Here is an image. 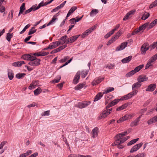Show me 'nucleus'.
I'll return each instance as SVG.
<instances>
[{"mask_svg": "<svg viewBox=\"0 0 157 157\" xmlns=\"http://www.w3.org/2000/svg\"><path fill=\"white\" fill-rule=\"evenodd\" d=\"M114 90V88L113 87H109L107 89H105L103 92V93H98L95 97L94 100V101H97L101 99L102 97L104 94H106L109 92H111Z\"/></svg>", "mask_w": 157, "mask_h": 157, "instance_id": "1", "label": "nucleus"}, {"mask_svg": "<svg viewBox=\"0 0 157 157\" xmlns=\"http://www.w3.org/2000/svg\"><path fill=\"white\" fill-rule=\"evenodd\" d=\"M96 27V25H94V26H92V27L86 30L82 34L81 37L82 38H83L85 37L86 36H87L89 33H91L94 30Z\"/></svg>", "mask_w": 157, "mask_h": 157, "instance_id": "2", "label": "nucleus"}, {"mask_svg": "<svg viewBox=\"0 0 157 157\" xmlns=\"http://www.w3.org/2000/svg\"><path fill=\"white\" fill-rule=\"evenodd\" d=\"M81 72L80 71H78L75 76L74 79L73 81V83L75 84H77L80 78V77Z\"/></svg>", "mask_w": 157, "mask_h": 157, "instance_id": "3", "label": "nucleus"}, {"mask_svg": "<svg viewBox=\"0 0 157 157\" xmlns=\"http://www.w3.org/2000/svg\"><path fill=\"white\" fill-rule=\"evenodd\" d=\"M143 144V143L141 142L134 145L131 148L130 151V153H133L137 151L142 146Z\"/></svg>", "mask_w": 157, "mask_h": 157, "instance_id": "4", "label": "nucleus"}, {"mask_svg": "<svg viewBox=\"0 0 157 157\" xmlns=\"http://www.w3.org/2000/svg\"><path fill=\"white\" fill-rule=\"evenodd\" d=\"M127 42H124L122 43L121 45L117 47L116 49V51H118L124 49L127 46Z\"/></svg>", "mask_w": 157, "mask_h": 157, "instance_id": "5", "label": "nucleus"}, {"mask_svg": "<svg viewBox=\"0 0 157 157\" xmlns=\"http://www.w3.org/2000/svg\"><path fill=\"white\" fill-rule=\"evenodd\" d=\"M148 79V78L145 75H139L137 78V80L140 83L146 81Z\"/></svg>", "mask_w": 157, "mask_h": 157, "instance_id": "6", "label": "nucleus"}, {"mask_svg": "<svg viewBox=\"0 0 157 157\" xmlns=\"http://www.w3.org/2000/svg\"><path fill=\"white\" fill-rule=\"evenodd\" d=\"M156 86V85L155 84H151L147 86V87L146 89V91H153Z\"/></svg>", "mask_w": 157, "mask_h": 157, "instance_id": "7", "label": "nucleus"}, {"mask_svg": "<svg viewBox=\"0 0 157 157\" xmlns=\"http://www.w3.org/2000/svg\"><path fill=\"white\" fill-rule=\"evenodd\" d=\"M135 12V10H132L130 11L125 15L123 18V20L125 21L127 19H129L131 15H133L134 14Z\"/></svg>", "mask_w": 157, "mask_h": 157, "instance_id": "8", "label": "nucleus"}, {"mask_svg": "<svg viewBox=\"0 0 157 157\" xmlns=\"http://www.w3.org/2000/svg\"><path fill=\"white\" fill-rule=\"evenodd\" d=\"M141 115L139 116L138 118L136 119L134 121L132 122L130 125L131 127L136 126L138 125V123L140 121V119L141 117Z\"/></svg>", "mask_w": 157, "mask_h": 157, "instance_id": "9", "label": "nucleus"}, {"mask_svg": "<svg viewBox=\"0 0 157 157\" xmlns=\"http://www.w3.org/2000/svg\"><path fill=\"white\" fill-rule=\"evenodd\" d=\"M21 57L23 59L27 60H30L31 59L32 60L34 59H33L34 58V56H32L29 54L24 55Z\"/></svg>", "mask_w": 157, "mask_h": 157, "instance_id": "10", "label": "nucleus"}, {"mask_svg": "<svg viewBox=\"0 0 157 157\" xmlns=\"http://www.w3.org/2000/svg\"><path fill=\"white\" fill-rule=\"evenodd\" d=\"M110 113H108L105 110L102 112L100 116L98 117V120H100L101 119L105 118Z\"/></svg>", "mask_w": 157, "mask_h": 157, "instance_id": "11", "label": "nucleus"}, {"mask_svg": "<svg viewBox=\"0 0 157 157\" xmlns=\"http://www.w3.org/2000/svg\"><path fill=\"white\" fill-rule=\"evenodd\" d=\"M33 59H34L33 60L31 59L30 61H33L35 66H37L40 64V59H37L36 57L34 56V58Z\"/></svg>", "mask_w": 157, "mask_h": 157, "instance_id": "12", "label": "nucleus"}, {"mask_svg": "<svg viewBox=\"0 0 157 157\" xmlns=\"http://www.w3.org/2000/svg\"><path fill=\"white\" fill-rule=\"evenodd\" d=\"M8 75L9 79L10 80H12L14 77V74L13 71L10 69L8 70Z\"/></svg>", "mask_w": 157, "mask_h": 157, "instance_id": "13", "label": "nucleus"}, {"mask_svg": "<svg viewBox=\"0 0 157 157\" xmlns=\"http://www.w3.org/2000/svg\"><path fill=\"white\" fill-rule=\"evenodd\" d=\"M132 58V56H129L121 60V62L123 63H128L131 60Z\"/></svg>", "mask_w": 157, "mask_h": 157, "instance_id": "14", "label": "nucleus"}, {"mask_svg": "<svg viewBox=\"0 0 157 157\" xmlns=\"http://www.w3.org/2000/svg\"><path fill=\"white\" fill-rule=\"evenodd\" d=\"M77 8L76 6H72L69 10V12H68L66 17H69L71 14L74 11L76 10Z\"/></svg>", "mask_w": 157, "mask_h": 157, "instance_id": "15", "label": "nucleus"}, {"mask_svg": "<svg viewBox=\"0 0 157 157\" xmlns=\"http://www.w3.org/2000/svg\"><path fill=\"white\" fill-rule=\"evenodd\" d=\"M98 128L97 127H95L92 130V137L93 138H95L97 137L98 135Z\"/></svg>", "mask_w": 157, "mask_h": 157, "instance_id": "16", "label": "nucleus"}, {"mask_svg": "<svg viewBox=\"0 0 157 157\" xmlns=\"http://www.w3.org/2000/svg\"><path fill=\"white\" fill-rule=\"evenodd\" d=\"M131 94H130V93H128V94L124 95V96L122 97V98L119 99V100L120 101H123L124 100H126L128 99L129 98H132V97L131 96Z\"/></svg>", "mask_w": 157, "mask_h": 157, "instance_id": "17", "label": "nucleus"}, {"mask_svg": "<svg viewBox=\"0 0 157 157\" xmlns=\"http://www.w3.org/2000/svg\"><path fill=\"white\" fill-rule=\"evenodd\" d=\"M25 3H23L20 7V10L19 13L18 14V16H20V15L21 14H22L24 11L25 10Z\"/></svg>", "mask_w": 157, "mask_h": 157, "instance_id": "18", "label": "nucleus"}, {"mask_svg": "<svg viewBox=\"0 0 157 157\" xmlns=\"http://www.w3.org/2000/svg\"><path fill=\"white\" fill-rule=\"evenodd\" d=\"M141 86V84L140 82H138L136 83H134L132 86V90H134V89H137L138 88L140 87Z\"/></svg>", "mask_w": 157, "mask_h": 157, "instance_id": "19", "label": "nucleus"}, {"mask_svg": "<svg viewBox=\"0 0 157 157\" xmlns=\"http://www.w3.org/2000/svg\"><path fill=\"white\" fill-rule=\"evenodd\" d=\"M128 104L127 103H125L121 106L118 107L116 109L117 111H121L124 109H125L128 106Z\"/></svg>", "mask_w": 157, "mask_h": 157, "instance_id": "20", "label": "nucleus"}, {"mask_svg": "<svg viewBox=\"0 0 157 157\" xmlns=\"http://www.w3.org/2000/svg\"><path fill=\"white\" fill-rule=\"evenodd\" d=\"M157 24V19L154 20L149 25V26L148 27V29H149L152 28L155 25Z\"/></svg>", "mask_w": 157, "mask_h": 157, "instance_id": "21", "label": "nucleus"}, {"mask_svg": "<svg viewBox=\"0 0 157 157\" xmlns=\"http://www.w3.org/2000/svg\"><path fill=\"white\" fill-rule=\"evenodd\" d=\"M25 75V73H19L16 75V77L18 79H21L24 77Z\"/></svg>", "mask_w": 157, "mask_h": 157, "instance_id": "22", "label": "nucleus"}, {"mask_svg": "<svg viewBox=\"0 0 157 157\" xmlns=\"http://www.w3.org/2000/svg\"><path fill=\"white\" fill-rule=\"evenodd\" d=\"M80 35H76L70 37V41L71 43H73L75 41L78 37Z\"/></svg>", "mask_w": 157, "mask_h": 157, "instance_id": "23", "label": "nucleus"}, {"mask_svg": "<svg viewBox=\"0 0 157 157\" xmlns=\"http://www.w3.org/2000/svg\"><path fill=\"white\" fill-rule=\"evenodd\" d=\"M150 16V14L149 13H147L146 12H144V14L143 15L141 19L145 20L147 19Z\"/></svg>", "mask_w": 157, "mask_h": 157, "instance_id": "24", "label": "nucleus"}, {"mask_svg": "<svg viewBox=\"0 0 157 157\" xmlns=\"http://www.w3.org/2000/svg\"><path fill=\"white\" fill-rule=\"evenodd\" d=\"M144 66L143 64L140 65L136 67L134 69V71L135 73L139 71L141 69H142Z\"/></svg>", "mask_w": 157, "mask_h": 157, "instance_id": "25", "label": "nucleus"}, {"mask_svg": "<svg viewBox=\"0 0 157 157\" xmlns=\"http://www.w3.org/2000/svg\"><path fill=\"white\" fill-rule=\"evenodd\" d=\"M84 84L83 83H80L77 85L75 87V90H80L81 89H82L84 85Z\"/></svg>", "mask_w": 157, "mask_h": 157, "instance_id": "26", "label": "nucleus"}, {"mask_svg": "<svg viewBox=\"0 0 157 157\" xmlns=\"http://www.w3.org/2000/svg\"><path fill=\"white\" fill-rule=\"evenodd\" d=\"M42 90L41 89L38 87L37 89H36L34 91V95H37L39 94L41 92Z\"/></svg>", "mask_w": 157, "mask_h": 157, "instance_id": "27", "label": "nucleus"}, {"mask_svg": "<svg viewBox=\"0 0 157 157\" xmlns=\"http://www.w3.org/2000/svg\"><path fill=\"white\" fill-rule=\"evenodd\" d=\"M138 140H139L138 138L132 140H131V141H130V142H129L127 144V145L128 146L132 145V144H134V143H136L137 141H138Z\"/></svg>", "mask_w": 157, "mask_h": 157, "instance_id": "28", "label": "nucleus"}, {"mask_svg": "<svg viewBox=\"0 0 157 157\" xmlns=\"http://www.w3.org/2000/svg\"><path fill=\"white\" fill-rule=\"evenodd\" d=\"M99 12L98 10L97 9H93L92 10L90 13V15L91 16H93L94 15H96Z\"/></svg>", "mask_w": 157, "mask_h": 157, "instance_id": "29", "label": "nucleus"}, {"mask_svg": "<svg viewBox=\"0 0 157 157\" xmlns=\"http://www.w3.org/2000/svg\"><path fill=\"white\" fill-rule=\"evenodd\" d=\"M100 82V80L98 78H96L92 82V84L93 85H96Z\"/></svg>", "mask_w": 157, "mask_h": 157, "instance_id": "30", "label": "nucleus"}, {"mask_svg": "<svg viewBox=\"0 0 157 157\" xmlns=\"http://www.w3.org/2000/svg\"><path fill=\"white\" fill-rule=\"evenodd\" d=\"M35 8H36L35 6H32L31 8H30L28 10H26L24 14H26L31 12L32 10H33V11H35V10H34V9H35Z\"/></svg>", "mask_w": 157, "mask_h": 157, "instance_id": "31", "label": "nucleus"}, {"mask_svg": "<svg viewBox=\"0 0 157 157\" xmlns=\"http://www.w3.org/2000/svg\"><path fill=\"white\" fill-rule=\"evenodd\" d=\"M58 14V13L55 15L52 19L49 21V22L47 24L48 25H49L51 24H52L53 22H54L57 19V18L55 17Z\"/></svg>", "mask_w": 157, "mask_h": 157, "instance_id": "32", "label": "nucleus"}, {"mask_svg": "<svg viewBox=\"0 0 157 157\" xmlns=\"http://www.w3.org/2000/svg\"><path fill=\"white\" fill-rule=\"evenodd\" d=\"M36 31V29H35L34 27H32L28 33V35H30L34 33Z\"/></svg>", "mask_w": 157, "mask_h": 157, "instance_id": "33", "label": "nucleus"}, {"mask_svg": "<svg viewBox=\"0 0 157 157\" xmlns=\"http://www.w3.org/2000/svg\"><path fill=\"white\" fill-rule=\"evenodd\" d=\"M135 115V113H132L130 114H126L125 116L126 117V120H127L128 119L132 118Z\"/></svg>", "mask_w": 157, "mask_h": 157, "instance_id": "34", "label": "nucleus"}, {"mask_svg": "<svg viewBox=\"0 0 157 157\" xmlns=\"http://www.w3.org/2000/svg\"><path fill=\"white\" fill-rule=\"evenodd\" d=\"M157 44V41L151 44L149 46V48L150 50H151L154 49L155 47H156V45Z\"/></svg>", "mask_w": 157, "mask_h": 157, "instance_id": "35", "label": "nucleus"}, {"mask_svg": "<svg viewBox=\"0 0 157 157\" xmlns=\"http://www.w3.org/2000/svg\"><path fill=\"white\" fill-rule=\"evenodd\" d=\"M67 35H65L62 36L60 38V42H61V44H63L64 43H65V39L67 38Z\"/></svg>", "mask_w": 157, "mask_h": 157, "instance_id": "36", "label": "nucleus"}, {"mask_svg": "<svg viewBox=\"0 0 157 157\" xmlns=\"http://www.w3.org/2000/svg\"><path fill=\"white\" fill-rule=\"evenodd\" d=\"M13 37V34H10V33H8L7 34L6 38L7 40L8 41H10V39L11 38Z\"/></svg>", "mask_w": 157, "mask_h": 157, "instance_id": "37", "label": "nucleus"}, {"mask_svg": "<svg viewBox=\"0 0 157 157\" xmlns=\"http://www.w3.org/2000/svg\"><path fill=\"white\" fill-rule=\"evenodd\" d=\"M156 121V120L155 119L154 117L151 118L147 121V123L148 124H151L153 123H155Z\"/></svg>", "mask_w": 157, "mask_h": 157, "instance_id": "38", "label": "nucleus"}, {"mask_svg": "<svg viewBox=\"0 0 157 157\" xmlns=\"http://www.w3.org/2000/svg\"><path fill=\"white\" fill-rule=\"evenodd\" d=\"M30 26V24H28L27 25L25 26L23 29V30L20 32V33L21 34L23 33L25 31L26 29H28Z\"/></svg>", "mask_w": 157, "mask_h": 157, "instance_id": "39", "label": "nucleus"}, {"mask_svg": "<svg viewBox=\"0 0 157 157\" xmlns=\"http://www.w3.org/2000/svg\"><path fill=\"white\" fill-rule=\"evenodd\" d=\"M135 72L134 71V70L131 71L128 73H127L126 75V76L127 77H129L135 74Z\"/></svg>", "mask_w": 157, "mask_h": 157, "instance_id": "40", "label": "nucleus"}, {"mask_svg": "<svg viewBox=\"0 0 157 157\" xmlns=\"http://www.w3.org/2000/svg\"><path fill=\"white\" fill-rule=\"evenodd\" d=\"M116 40V39H115V37H114L113 36L109 40L107 43V45H109L111 43H112L114 41Z\"/></svg>", "mask_w": 157, "mask_h": 157, "instance_id": "41", "label": "nucleus"}, {"mask_svg": "<svg viewBox=\"0 0 157 157\" xmlns=\"http://www.w3.org/2000/svg\"><path fill=\"white\" fill-rule=\"evenodd\" d=\"M127 120L125 116L123 117L117 121V123H119L125 121Z\"/></svg>", "mask_w": 157, "mask_h": 157, "instance_id": "42", "label": "nucleus"}, {"mask_svg": "<svg viewBox=\"0 0 157 157\" xmlns=\"http://www.w3.org/2000/svg\"><path fill=\"white\" fill-rule=\"evenodd\" d=\"M57 47L54 42H53L50 44L48 46V48L50 49H53Z\"/></svg>", "mask_w": 157, "mask_h": 157, "instance_id": "43", "label": "nucleus"}, {"mask_svg": "<svg viewBox=\"0 0 157 157\" xmlns=\"http://www.w3.org/2000/svg\"><path fill=\"white\" fill-rule=\"evenodd\" d=\"M149 49V48H145L143 47H141V54H145L146 53V52Z\"/></svg>", "mask_w": 157, "mask_h": 157, "instance_id": "44", "label": "nucleus"}, {"mask_svg": "<svg viewBox=\"0 0 157 157\" xmlns=\"http://www.w3.org/2000/svg\"><path fill=\"white\" fill-rule=\"evenodd\" d=\"M119 99H115L112 101L110 103L113 106L118 103L119 101Z\"/></svg>", "mask_w": 157, "mask_h": 157, "instance_id": "45", "label": "nucleus"}, {"mask_svg": "<svg viewBox=\"0 0 157 157\" xmlns=\"http://www.w3.org/2000/svg\"><path fill=\"white\" fill-rule=\"evenodd\" d=\"M151 60L150 59L149 62L147 63L145 66V69H147L150 68V67L152 65V64H151V63L153 62H151Z\"/></svg>", "mask_w": 157, "mask_h": 157, "instance_id": "46", "label": "nucleus"}, {"mask_svg": "<svg viewBox=\"0 0 157 157\" xmlns=\"http://www.w3.org/2000/svg\"><path fill=\"white\" fill-rule=\"evenodd\" d=\"M88 73V71H82V77L83 78H84L87 75Z\"/></svg>", "mask_w": 157, "mask_h": 157, "instance_id": "47", "label": "nucleus"}, {"mask_svg": "<svg viewBox=\"0 0 157 157\" xmlns=\"http://www.w3.org/2000/svg\"><path fill=\"white\" fill-rule=\"evenodd\" d=\"M157 59V53L154 55L151 58L150 60H151V62H153L155 60Z\"/></svg>", "mask_w": 157, "mask_h": 157, "instance_id": "48", "label": "nucleus"}, {"mask_svg": "<svg viewBox=\"0 0 157 157\" xmlns=\"http://www.w3.org/2000/svg\"><path fill=\"white\" fill-rule=\"evenodd\" d=\"M90 101H86L83 102V108H85L90 105Z\"/></svg>", "mask_w": 157, "mask_h": 157, "instance_id": "49", "label": "nucleus"}, {"mask_svg": "<svg viewBox=\"0 0 157 157\" xmlns=\"http://www.w3.org/2000/svg\"><path fill=\"white\" fill-rule=\"evenodd\" d=\"M44 2H42L40 3H39L37 7L35 9H34V10H36L39 9L41 6H44Z\"/></svg>", "mask_w": 157, "mask_h": 157, "instance_id": "50", "label": "nucleus"}, {"mask_svg": "<svg viewBox=\"0 0 157 157\" xmlns=\"http://www.w3.org/2000/svg\"><path fill=\"white\" fill-rule=\"evenodd\" d=\"M43 52H40L37 53H35L34 54L35 56H44Z\"/></svg>", "mask_w": 157, "mask_h": 157, "instance_id": "51", "label": "nucleus"}, {"mask_svg": "<svg viewBox=\"0 0 157 157\" xmlns=\"http://www.w3.org/2000/svg\"><path fill=\"white\" fill-rule=\"evenodd\" d=\"M113 33L111 31L105 36L104 37L105 38H107Z\"/></svg>", "mask_w": 157, "mask_h": 157, "instance_id": "52", "label": "nucleus"}, {"mask_svg": "<svg viewBox=\"0 0 157 157\" xmlns=\"http://www.w3.org/2000/svg\"><path fill=\"white\" fill-rule=\"evenodd\" d=\"M121 141V140H120L119 139H117L116 140L115 142L117 145H120L121 144L123 143Z\"/></svg>", "mask_w": 157, "mask_h": 157, "instance_id": "53", "label": "nucleus"}, {"mask_svg": "<svg viewBox=\"0 0 157 157\" xmlns=\"http://www.w3.org/2000/svg\"><path fill=\"white\" fill-rule=\"evenodd\" d=\"M76 106L80 109L83 108V102H79Z\"/></svg>", "mask_w": 157, "mask_h": 157, "instance_id": "54", "label": "nucleus"}, {"mask_svg": "<svg viewBox=\"0 0 157 157\" xmlns=\"http://www.w3.org/2000/svg\"><path fill=\"white\" fill-rule=\"evenodd\" d=\"M138 92V91L137 90H134L133 91L130 93V94H131V96L132 97L134 95H136Z\"/></svg>", "mask_w": 157, "mask_h": 157, "instance_id": "55", "label": "nucleus"}, {"mask_svg": "<svg viewBox=\"0 0 157 157\" xmlns=\"http://www.w3.org/2000/svg\"><path fill=\"white\" fill-rule=\"evenodd\" d=\"M69 58V57L68 56H65V57H64V58L63 59H61L60 60V63L64 62L65 61H66V60L67 59Z\"/></svg>", "mask_w": 157, "mask_h": 157, "instance_id": "56", "label": "nucleus"}, {"mask_svg": "<svg viewBox=\"0 0 157 157\" xmlns=\"http://www.w3.org/2000/svg\"><path fill=\"white\" fill-rule=\"evenodd\" d=\"M66 2V1H64L59 6H57L59 9H60L61 8L63 7L65 3Z\"/></svg>", "mask_w": 157, "mask_h": 157, "instance_id": "57", "label": "nucleus"}, {"mask_svg": "<svg viewBox=\"0 0 157 157\" xmlns=\"http://www.w3.org/2000/svg\"><path fill=\"white\" fill-rule=\"evenodd\" d=\"M70 21V23L71 24V25H75V24H76V22L75 21V18H72L71 19Z\"/></svg>", "mask_w": 157, "mask_h": 157, "instance_id": "58", "label": "nucleus"}, {"mask_svg": "<svg viewBox=\"0 0 157 157\" xmlns=\"http://www.w3.org/2000/svg\"><path fill=\"white\" fill-rule=\"evenodd\" d=\"M115 66L114 64H110L109 65H107L106 66V67L107 68L108 67V68L110 69H113L114 67Z\"/></svg>", "mask_w": 157, "mask_h": 157, "instance_id": "59", "label": "nucleus"}, {"mask_svg": "<svg viewBox=\"0 0 157 157\" xmlns=\"http://www.w3.org/2000/svg\"><path fill=\"white\" fill-rule=\"evenodd\" d=\"M122 135V134L121 133H120L118 134H117L116 136L117 138H118L117 139H119L120 140H121L123 139L122 138V137L124 136Z\"/></svg>", "mask_w": 157, "mask_h": 157, "instance_id": "60", "label": "nucleus"}, {"mask_svg": "<svg viewBox=\"0 0 157 157\" xmlns=\"http://www.w3.org/2000/svg\"><path fill=\"white\" fill-rule=\"evenodd\" d=\"M149 44L148 43H145L143 44L141 46L142 47H143L145 48H149Z\"/></svg>", "mask_w": 157, "mask_h": 157, "instance_id": "61", "label": "nucleus"}, {"mask_svg": "<svg viewBox=\"0 0 157 157\" xmlns=\"http://www.w3.org/2000/svg\"><path fill=\"white\" fill-rule=\"evenodd\" d=\"M120 35V32L119 31L116 33L115 36H114V37H115V39L116 40L119 37Z\"/></svg>", "mask_w": 157, "mask_h": 157, "instance_id": "62", "label": "nucleus"}, {"mask_svg": "<svg viewBox=\"0 0 157 157\" xmlns=\"http://www.w3.org/2000/svg\"><path fill=\"white\" fill-rule=\"evenodd\" d=\"M5 10V8L3 6H0V12L1 13L3 12Z\"/></svg>", "mask_w": 157, "mask_h": 157, "instance_id": "63", "label": "nucleus"}, {"mask_svg": "<svg viewBox=\"0 0 157 157\" xmlns=\"http://www.w3.org/2000/svg\"><path fill=\"white\" fill-rule=\"evenodd\" d=\"M135 157H144V156L143 153H141L137 154Z\"/></svg>", "mask_w": 157, "mask_h": 157, "instance_id": "64", "label": "nucleus"}]
</instances>
